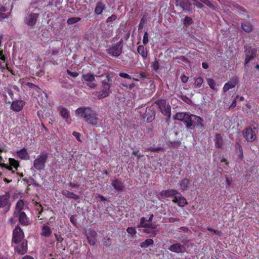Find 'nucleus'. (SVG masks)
Returning a JSON list of instances; mask_svg holds the SVG:
<instances>
[{
  "mask_svg": "<svg viewBox=\"0 0 259 259\" xmlns=\"http://www.w3.org/2000/svg\"><path fill=\"white\" fill-rule=\"evenodd\" d=\"M76 114L80 117L83 118L85 121L93 125H97L99 118L96 112L90 107H82L75 110Z\"/></svg>",
  "mask_w": 259,
  "mask_h": 259,
  "instance_id": "nucleus-1",
  "label": "nucleus"
},
{
  "mask_svg": "<svg viewBox=\"0 0 259 259\" xmlns=\"http://www.w3.org/2000/svg\"><path fill=\"white\" fill-rule=\"evenodd\" d=\"M49 153L43 152L38 155L33 161V167L38 171L44 170L46 166V163L49 157Z\"/></svg>",
  "mask_w": 259,
  "mask_h": 259,
  "instance_id": "nucleus-2",
  "label": "nucleus"
},
{
  "mask_svg": "<svg viewBox=\"0 0 259 259\" xmlns=\"http://www.w3.org/2000/svg\"><path fill=\"white\" fill-rule=\"evenodd\" d=\"M258 133L257 126L252 125L243 131L242 134L245 139L249 142H251L256 139V134Z\"/></svg>",
  "mask_w": 259,
  "mask_h": 259,
  "instance_id": "nucleus-3",
  "label": "nucleus"
},
{
  "mask_svg": "<svg viewBox=\"0 0 259 259\" xmlns=\"http://www.w3.org/2000/svg\"><path fill=\"white\" fill-rule=\"evenodd\" d=\"M107 80H104L102 81L103 89L100 91L98 95L99 99H103L109 96L110 92L111 85L110 82L112 81L109 75H106Z\"/></svg>",
  "mask_w": 259,
  "mask_h": 259,
  "instance_id": "nucleus-4",
  "label": "nucleus"
},
{
  "mask_svg": "<svg viewBox=\"0 0 259 259\" xmlns=\"http://www.w3.org/2000/svg\"><path fill=\"white\" fill-rule=\"evenodd\" d=\"M202 122L203 119L200 117L191 114L188 123L186 125V128L188 129L196 127L202 129L204 126Z\"/></svg>",
  "mask_w": 259,
  "mask_h": 259,
  "instance_id": "nucleus-5",
  "label": "nucleus"
},
{
  "mask_svg": "<svg viewBox=\"0 0 259 259\" xmlns=\"http://www.w3.org/2000/svg\"><path fill=\"white\" fill-rule=\"evenodd\" d=\"M123 39L121 38L116 44L112 45L107 50L108 54L113 57H118L122 53L123 49Z\"/></svg>",
  "mask_w": 259,
  "mask_h": 259,
  "instance_id": "nucleus-6",
  "label": "nucleus"
},
{
  "mask_svg": "<svg viewBox=\"0 0 259 259\" xmlns=\"http://www.w3.org/2000/svg\"><path fill=\"white\" fill-rule=\"evenodd\" d=\"M38 18V13L28 12L24 18V23L27 26H34L36 24Z\"/></svg>",
  "mask_w": 259,
  "mask_h": 259,
  "instance_id": "nucleus-7",
  "label": "nucleus"
},
{
  "mask_svg": "<svg viewBox=\"0 0 259 259\" xmlns=\"http://www.w3.org/2000/svg\"><path fill=\"white\" fill-rule=\"evenodd\" d=\"M10 197L8 193L0 196V208H4L5 213L9 210L11 207Z\"/></svg>",
  "mask_w": 259,
  "mask_h": 259,
  "instance_id": "nucleus-8",
  "label": "nucleus"
},
{
  "mask_svg": "<svg viewBox=\"0 0 259 259\" xmlns=\"http://www.w3.org/2000/svg\"><path fill=\"white\" fill-rule=\"evenodd\" d=\"M24 233L22 229L18 226L13 231L12 241L15 243L21 242L24 239Z\"/></svg>",
  "mask_w": 259,
  "mask_h": 259,
  "instance_id": "nucleus-9",
  "label": "nucleus"
},
{
  "mask_svg": "<svg viewBox=\"0 0 259 259\" xmlns=\"http://www.w3.org/2000/svg\"><path fill=\"white\" fill-rule=\"evenodd\" d=\"M157 104L162 114L170 117L171 109L170 106L166 104V101L165 100L158 101Z\"/></svg>",
  "mask_w": 259,
  "mask_h": 259,
  "instance_id": "nucleus-10",
  "label": "nucleus"
},
{
  "mask_svg": "<svg viewBox=\"0 0 259 259\" xmlns=\"http://www.w3.org/2000/svg\"><path fill=\"white\" fill-rule=\"evenodd\" d=\"M245 59L244 61V63L245 64H246L248 63L250 61L252 60L256 56L257 51L256 49L249 47L245 49Z\"/></svg>",
  "mask_w": 259,
  "mask_h": 259,
  "instance_id": "nucleus-11",
  "label": "nucleus"
},
{
  "mask_svg": "<svg viewBox=\"0 0 259 259\" xmlns=\"http://www.w3.org/2000/svg\"><path fill=\"white\" fill-rule=\"evenodd\" d=\"M168 250L177 253H184L186 251V247L184 245L179 243H175L169 247Z\"/></svg>",
  "mask_w": 259,
  "mask_h": 259,
  "instance_id": "nucleus-12",
  "label": "nucleus"
},
{
  "mask_svg": "<svg viewBox=\"0 0 259 259\" xmlns=\"http://www.w3.org/2000/svg\"><path fill=\"white\" fill-rule=\"evenodd\" d=\"M18 245L15 247V250L20 254H24L27 250V242L23 240L21 242L17 243Z\"/></svg>",
  "mask_w": 259,
  "mask_h": 259,
  "instance_id": "nucleus-13",
  "label": "nucleus"
},
{
  "mask_svg": "<svg viewBox=\"0 0 259 259\" xmlns=\"http://www.w3.org/2000/svg\"><path fill=\"white\" fill-rule=\"evenodd\" d=\"M238 81V77L234 76L230 81L225 84L223 88V92L226 93L229 90L234 88L237 84Z\"/></svg>",
  "mask_w": 259,
  "mask_h": 259,
  "instance_id": "nucleus-14",
  "label": "nucleus"
},
{
  "mask_svg": "<svg viewBox=\"0 0 259 259\" xmlns=\"http://www.w3.org/2000/svg\"><path fill=\"white\" fill-rule=\"evenodd\" d=\"M190 116L191 114L186 112H179L176 114L174 119L183 122L186 125L188 123Z\"/></svg>",
  "mask_w": 259,
  "mask_h": 259,
  "instance_id": "nucleus-15",
  "label": "nucleus"
},
{
  "mask_svg": "<svg viewBox=\"0 0 259 259\" xmlns=\"http://www.w3.org/2000/svg\"><path fill=\"white\" fill-rule=\"evenodd\" d=\"M86 235L89 243L91 245H95L97 241L96 237L97 235V233L94 230L90 229L87 232Z\"/></svg>",
  "mask_w": 259,
  "mask_h": 259,
  "instance_id": "nucleus-16",
  "label": "nucleus"
},
{
  "mask_svg": "<svg viewBox=\"0 0 259 259\" xmlns=\"http://www.w3.org/2000/svg\"><path fill=\"white\" fill-rule=\"evenodd\" d=\"M52 233V230L49 223L44 224L41 227L40 235L45 237H49Z\"/></svg>",
  "mask_w": 259,
  "mask_h": 259,
  "instance_id": "nucleus-17",
  "label": "nucleus"
},
{
  "mask_svg": "<svg viewBox=\"0 0 259 259\" xmlns=\"http://www.w3.org/2000/svg\"><path fill=\"white\" fill-rule=\"evenodd\" d=\"M179 192L174 189H168L163 190L161 192L160 194L161 196L165 197H173V199L179 195Z\"/></svg>",
  "mask_w": 259,
  "mask_h": 259,
  "instance_id": "nucleus-18",
  "label": "nucleus"
},
{
  "mask_svg": "<svg viewBox=\"0 0 259 259\" xmlns=\"http://www.w3.org/2000/svg\"><path fill=\"white\" fill-rule=\"evenodd\" d=\"M172 201L175 203H177L180 207H184L187 203L186 198L183 197L180 192L179 193V195H177V196L172 199Z\"/></svg>",
  "mask_w": 259,
  "mask_h": 259,
  "instance_id": "nucleus-19",
  "label": "nucleus"
},
{
  "mask_svg": "<svg viewBox=\"0 0 259 259\" xmlns=\"http://www.w3.org/2000/svg\"><path fill=\"white\" fill-rule=\"evenodd\" d=\"M24 105V103L23 101L18 100L13 101L11 103V108L13 110L16 112L21 111Z\"/></svg>",
  "mask_w": 259,
  "mask_h": 259,
  "instance_id": "nucleus-20",
  "label": "nucleus"
},
{
  "mask_svg": "<svg viewBox=\"0 0 259 259\" xmlns=\"http://www.w3.org/2000/svg\"><path fill=\"white\" fill-rule=\"evenodd\" d=\"M180 5L185 12H189L192 10L191 6L192 5V2L191 0H182Z\"/></svg>",
  "mask_w": 259,
  "mask_h": 259,
  "instance_id": "nucleus-21",
  "label": "nucleus"
},
{
  "mask_svg": "<svg viewBox=\"0 0 259 259\" xmlns=\"http://www.w3.org/2000/svg\"><path fill=\"white\" fill-rule=\"evenodd\" d=\"M9 161L10 165V166H8L7 164L3 163L2 164V167H5L10 170H12L13 168L17 169V167L19 165L18 162L14 158H9Z\"/></svg>",
  "mask_w": 259,
  "mask_h": 259,
  "instance_id": "nucleus-22",
  "label": "nucleus"
},
{
  "mask_svg": "<svg viewBox=\"0 0 259 259\" xmlns=\"http://www.w3.org/2000/svg\"><path fill=\"white\" fill-rule=\"evenodd\" d=\"M111 185L116 191H122L124 188L123 183L118 179L113 180Z\"/></svg>",
  "mask_w": 259,
  "mask_h": 259,
  "instance_id": "nucleus-23",
  "label": "nucleus"
},
{
  "mask_svg": "<svg viewBox=\"0 0 259 259\" xmlns=\"http://www.w3.org/2000/svg\"><path fill=\"white\" fill-rule=\"evenodd\" d=\"M59 111L60 112V115L65 119L66 121L69 123L68 118L69 117L70 113L69 110L62 106L59 107Z\"/></svg>",
  "mask_w": 259,
  "mask_h": 259,
  "instance_id": "nucleus-24",
  "label": "nucleus"
},
{
  "mask_svg": "<svg viewBox=\"0 0 259 259\" xmlns=\"http://www.w3.org/2000/svg\"><path fill=\"white\" fill-rule=\"evenodd\" d=\"M16 215L19 216V222L22 225H27L28 224L29 220L27 218L26 214L24 212H21L16 214Z\"/></svg>",
  "mask_w": 259,
  "mask_h": 259,
  "instance_id": "nucleus-25",
  "label": "nucleus"
},
{
  "mask_svg": "<svg viewBox=\"0 0 259 259\" xmlns=\"http://www.w3.org/2000/svg\"><path fill=\"white\" fill-rule=\"evenodd\" d=\"M138 53L142 56L144 60L147 59L148 50L142 45H140L137 49Z\"/></svg>",
  "mask_w": 259,
  "mask_h": 259,
  "instance_id": "nucleus-26",
  "label": "nucleus"
},
{
  "mask_svg": "<svg viewBox=\"0 0 259 259\" xmlns=\"http://www.w3.org/2000/svg\"><path fill=\"white\" fill-rule=\"evenodd\" d=\"M214 144L215 147H217V148H221L223 146V140L221 134H215L214 139Z\"/></svg>",
  "mask_w": 259,
  "mask_h": 259,
  "instance_id": "nucleus-27",
  "label": "nucleus"
},
{
  "mask_svg": "<svg viewBox=\"0 0 259 259\" xmlns=\"http://www.w3.org/2000/svg\"><path fill=\"white\" fill-rule=\"evenodd\" d=\"M62 193L64 196L68 198H72L74 200H77L79 198V195H76L74 193L70 192L67 190H63Z\"/></svg>",
  "mask_w": 259,
  "mask_h": 259,
  "instance_id": "nucleus-28",
  "label": "nucleus"
},
{
  "mask_svg": "<svg viewBox=\"0 0 259 259\" xmlns=\"http://www.w3.org/2000/svg\"><path fill=\"white\" fill-rule=\"evenodd\" d=\"M17 155L21 159L28 160L29 159V155L27 150L24 148L17 151Z\"/></svg>",
  "mask_w": 259,
  "mask_h": 259,
  "instance_id": "nucleus-29",
  "label": "nucleus"
},
{
  "mask_svg": "<svg viewBox=\"0 0 259 259\" xmlns=\"http://www.w3.org/2000/svg\"><path fill=\"white\" fill-rule=\"evenodd\" d=\"M24 203L23 200L20 199L16 203L15 210L14 212L15 214L22 212V210L24 208Z\"/></svg>",
  "mask_w": 259,
  "mask_h": 259,
  "instance_id": "nucleus-30",
  "label": "nucleus"
},
{
  "mask_svg": "<svg viewBox=\"0 0 259 259\" xmlns=\"http://www.w3.org/2000/svg\"><path fill=\"white\" fill-rule=\"evenodd\" d=\"M253 27V25L249 22H244L241 23V28L246 32H250Z\"/></svg>",
  "mask_w": 259,
  "mask_h": 259,
  "instance_id": "nucleus-31",
  "label": "nucleus"
},
{
  "mask_svg": "<svg viewBox=\"0 0 259 259\" xmlns=\"http://www.w3.org/2000/svg\"><path fill=\"white\" fill-rule=\"evenodd\" d=\"M82 80L88 82H92L95 80V76L91 73H88L82 75Z\"/></svg>",
  "mask_w": 259,
  "mask_h": 259,
  "instance_id": "nucleus-32",
  "label": "nucleus"
},
{
  "mask_svg": "<svg viewBox=\"0 0 259 259\" xmlns=\"http://www.w3.org/2000/svg\"><path fill=\"white\" fill-rule=\"evenodd\" d=\"M190 184V182L188 179H184L182 180L180 183V189L182 190H187Z\"/></svg>",
  "mask_w": 259,
  "mask_h": 259,
  "instance_id": "nucleus-33",
  "label": "nucleus"
},
{
  "mask_svg": "<svg viewBox=\"0 0 259 259\" xmlns=\"http://www.w3.org/2000/svg\"><path fill=\"white\" fill-rule=\"evenodd\" d=\"M105 6L101 3H98L95 8V12L97 15H100L102 13L103 10H104Z\"/></svg>",
  "mask_w": 259,
  "mask_h": 259,
  "instance_id": "nucleus-34",
  "label": "nucleus"
},
{
  "mask_svg": "<svg viewBox=\"0 0 259 259\" xmlns=\"http://www.w3.org/2000/svg\"><path fill=\"white\" fill-rule=\"evenodd\" d=\"M154 244V241L151 239H147L144 242H142L140 244L141 248H147L150 245H152Z\"/></svg>",
  "mask_w": 259,
  "mask_h": 259,
  "instance_id": "nucleus-35",
  "label": "nucleus"
},
{
  "mask_svg": "<svg viewBox=\"0 0 259 259\" xmlns=\"http://www.w3.org/2000/svg\"><path fill=\"white\" fill-rule=\"evenodd\" d=\"M203 83V79L201 77H198L194 78V85L195 88H199L201 87Z\"/></svg>",
  "mask_w": 259,
  "mask_h": 259,
  "instance_id": "nucleus-36",
  "label": "nucleus"
},
{
  "mask_svg": "<svg viewBox=\"0 0 259 259\" xmlns=\"http://www.w3.org/2000/svg\"><path fill=\"white\" fill-rule=\"evenodd\" d=\"M55 238L57 241V245L58 246V247H65V246H63V245L62 244L63 241L64 240L63 238L61 236L57 234H55Z\"/></svg>",
  "mask_w": 259,
  "mask_h": 259,
  "instance_id": "nucleus-37",
  "label": "nucleus"
},
{
  "mask_svg": "<svg viewBox=\"0 0 259 259\" xmlns=\"http://www.w3.org/2000/svg\"><path fill=\"white\" fill-rule=\"evenodd\" d=\"M81 18L79 17H72L68 18L67 20V23L68 25H72L76 23H77L80 21Z\"/></svg>",
  "mask_w": 259,
  "mask_h": 259,
  "instance_id": "nucleus-38",
  "label": "nucleus"
},
{
  "mask_svg": "<svg viewBox=\"0 0 259 259\" xmlns=\"http://www.w3.org/2000/svg\"><path fill=\"white\" fill-rule=\"evenodd\" d=\"M206 80L207 81V83L210 87V88L213 90V91H217V89L215 87V82L214 80L212 78H207Z\"/></svg>",
  "mask_w": 259,
  "mask_h": 259,
  "instance_id": "nucleus-39",
  "label": "nucleus"
},
{
  "mask_svg": "<svg viewBox=\"0 0 259 259\" xmlns=\"http://www.w3.org/2000/svg\"><path fill=\"white\" fill-rule=\"evenodd\" d=\"M141 227H149V224L147 220L144 217L142 218L140 220V225L138 226Z\"/></svg>",
  "mask_w": 259,
  "mask_h": 259,
  "instance_id": "nucleus-40",
  "label": "nucleus"
},
{
  "mask_svg": "<svg viewBox=\"0 0 259 259\" xmlns=\"http://www.w3.org/2000/svg\"><path fill=\"white\" fill-rule=\"evenodd\" d=\"M193 20L192 18L190 17H189L188 16H186L184 20V24L185 25H190L191 24H192Z\"/></svg>",
  "mask_w": 259,
  "mask_h": 259,
  "instance_id": "nucleus-41",
  "label": "nucleus"
},
{
  "mask_svg": "<svg viewBox=\"0 0 259 259\" xmlns=\"http://www.w3.org/2000/svg\"><path fill=\"white\" fill-rule=\"evenodd\" d=\"M192 2V5L195 6L199 9H202L203 7V4L199 2L197 0H191Z\"/></svg>",
  "mask_w": 259,
  "mask_h": 259,
  "instance_id": "nucleus-42",
  "label": "nucleus"
},
{
  "mask_svg": "<svg viewBox=\"0 0 259 259\" xmlns=\"http://www.w3.org/2000/svg\"><path fill=\"white\" fill-rule=\"evenodd\" d=\"M148 33L147 32H145L143 38V43L144 45H146L148 43Z\"/></svg>",
  "mask_w": 259,
  "mask_h": 259,
  "instance_id": "nucleus-43",
  "label": "nucleus"
},
{
  "mask_svg": "<svg viewBox=\"0 0 259 259\" xmlns=\"http://www.w3.org/2000/svg\"><path fill=\"white\" fill-rule=\"evenodd\" d=\"M67 74L71 77H76L78 76L79 73L77 72H72L68 69L67 70Z\"/></svg>",
  "mask_w": 259,
  "mask_h": 259,
  "instance_id": "nucleus-44",
  "label": "nucleus"
},
{
  "mask_svg": "<svg viewBox=\"0 0 259 259\" xmlns=\"http://www.w3.org/2000/svg\"><path fill=\"white\" fill-rule=\"evenodd\" d=\"M126 231L128 233L131 234L132 235H135L137 233L136 229L133 227L127 228Z\"/></svg>",
  "mask_w": 259,
  "mask_h": 259,
  "instance_id": "nucleus-45",
  "label": "nucleus"
},
{
  "mask_svg": "<svg viewBox=\"0 0 259 259\" xmlns=\"http://www.w3.org/2000/svg\"><path fill=\"white\" fill-rule=\"evenodd\" d=\"M119 75L120 77L124 78H127L129 79H131L132 78V77L128 75V74L124 72H120L119 74Z\"/></svg>",
  "mask_w": 259,
  "mask_h": 259,
  "instance_id": "nucleus-46",
  "label": "nucleus"
},
{
  "mask_svg": "<svg viewBox=\"0 0 259 259\" xmlns=\"http://www.w3.org/2000/svg\"><path fill=\"white\" fill-rule=\"evenodd\" d=\"M117 18V17L115 15H112L110 17H109L106 20V23H109L112 21H115Z\"/></svg>",
  "mask_w": 259,
  "mask_h": 259,
  "instance_id": "nucleus-47",
  "label": "nucleus"
},
{
  "mask_svg": "<svg viewBox=\"0 0 259 259\" xmlns=\"http://www.w3.org/2000/svg\"><path fill=\"white\" fill-rule=\"evenodd\" d=\"M161 149V148H160V147L153 148L152 147H150V148L146 149V150L150 151L152 152H157V151H160Z\"/></svg>",
  "mask_w": 259,
  "mask_h": 259,
  "instance_id": "nucleus-48",
  "label": "nucleus"
},
{
  "mask_svg": "<svg viewBox=\"0 0 259 259\" xmlns=\"http://www.w3.org/2000/svg\"><path fill=\"white\" fill-rule=\"evenodd\" d=\"M152 68L155 71H157L159 69V62L157 60H155L153 64Z\"/></svg>",
  "mask_w": 259,
  "mask_h": 259,
  "instance_id": "nucleus-49",
  "label": "nucleus"
},
{
  "mask_svg": "<svg viewBox=\"0 0 259 259\" xmlns=\"http://www.w3.org/2000/svg\"><path fill=\"white\" fill-rule=\"evenodd\" d=\"M103 244L104 245L108 246L111 244V240L110 238L104 239L103 240Z\"/></svg>",
  "mask_w": 259,
  "mask_h": 259,
  "instance_id": "nucleus-50",
  "label": "nucleus"
},
{
  "mask_svg": "<svg viewBox=\"0 0 259 259\" xmlns=\"http://www.w3.org/2000/svg\"><path fill=\"white\" fill-rule=\"evenodd\" d=\"M87 85L89 87H90V88L94 89L97 87V84L96 82L92 81V82H89L87 83Z\"/></svg>",
  "mask_w": 259,
  "mask_h": 259,
  "instance_id": "nucleus-51",
  "label": "nucleus"
},
{
  "mask_svg": "<svg viewBox=\"0 0 259 259\" xmlns=\"http://www.w3.org/2000/svg\"><path fill=\"white\" fill-rule=\"evenodd\" d=\"M235 147H236V149H239L240 154L241 155H243V150H242L241 145L238 143H236Z\"/></svg>",
  "mask_w": 259,
  "mask_h": 259,
  "instance_id": "nucleus-52",
  "label": "nucleus"
},
{
  "mask_svg": "<svg viewBox=\"0 0 259 259\" xmlns=\"http://www.w3.org/2000/svg\"><path fill=\"white\" fill-rule=\"evenodd\" d=\"M207 230L210 232H213L214 233H215V234L217 235H221V232L220 231H219L218 230H214L213 229H212L210 227H207Z\"/></svg>",
  "mask_w": 259,
  "mask_h": 259,
  "instance_id": "nucleus-53",
  "label": "nucleus"
},
{
  "mask_svg": "<svg viewBox=\"0 0 259 259\" xmlns=\"http://www.w3.org/2000/svg\"><path fill=\"white\" fill-rule=\"evenodd\" d=\"M73 135L76 138V139L78 141H81V140L80 139V134L79 133H77V132H74L73 133Z\"/></svg>",
  "mask_w": 259,
  "mask_h": 259,
  "instance_id": "nucleus-54",
  "label": "nucleus"
},
{
  "mask_svg": "<svg viewBox=\"0 0 259 259\" xmlns=\"http://www.w3.org/2000/svg\"><path fill=\"white\" fill-rule=\"evenodd\" d=\"M181 79L183 82L186 83L188 81L189 78L188 76L183 75H182Z\"/></svg>",
  "mask_w": 259,
  "mask_h": 259,
  "instance_id": "nucleus-55",
  "label": "nucleus"
},
{
  "mask_svg": "<svg viewBox=\"0 0 259 259\" xmlns=\"http://www.w3.org/2000/svg\"><path fill=\"white\" fill-rule=\"evenodd\" d=\"M180 221V220L178 218H169L168 219V222L169 223H174V222H179Z\"/></svg>",
  "mask_w": 259,
  "mask_h": 259,
  "instance_id": "nucleus-56",
  "label": "nucleus"
},
{
  "mask_svg": "<svg viewBox=\"0 0 259 259\" xmlns=\"http://www.w3.org/2000/svg\"><path fill=\"white\" fill-rule=\"evenodd\" d=\"M236 100L237 99L235 98L233 101L231 105L230 106V109L234 108L236 106Z\"/></svg>",
  "mask_w": 259,
  "mask_h": 259,
  "instance_id": "nucleus-57",
  "label": "nucleus"
},
{
  "mask_svg": "<svg viewBox=\"0 0 259 259\" xmlns=\"http://www.w3.org/2000/svg\"><path fill=\"white\" fill-rule=\"evenodd\" d=\"M8 18V16L4 13L0 12V20Z\"/></svg>",
  "mask_w": 259,
  "mask_h": 259,
  "instance_id": "nucleus-58",
  "label": "nucleus"
},
{
  "mask_svg": "<svg viewBox=\"0 0 259 259\" xmlns=\"http://www.w3.org/2000/svg\"><path fill=\"white\" fill-rule=\"evenodd\" d=\"M69 186L72 187V188H78L79 187V185L78 184H74V183H70L68 184Z\"/></svg>",
  "mask_w": 259,
  "mask_h": 259,
  "instance_id": "nucleus-59",
  "label": "nucleus"
},
{
  "mask_svg": "<svg viewBox=\"0 0 259 259\" xmlns=\"http://www.w3.org/2000/svg\"><path fill=\"white\" fill-rule=\"evenodd\" d=\"M59 52V49H56L53 50L52 52V55H56L58 54Z\"/></svg>",
  "mask_w": 259,
  "mask_h": 259,
  "instance_id": "nucleus-60",
  "label": "nucleus"
},
{
  "mask_svg": "<svg viewBox=\"0 0 259 259\" xmlns=\"http://www.w3.org/2000/svg\"><path fill=\"white\" fill-rule=\"evenodd\" d=\"M123 85L125 87H128L130 89H132L135 87V84L133 83L130 84L128 86L127 84H123Z\"/></svg>",
  "mask_w": 259,
  "mask_h": 259,
  "instance_id": "nucleus-61",
  "label": "nucleus"
},
{
  "mask_svg": "<svg viewBox=\"0 0 259 259\" xmlns=\"http://www.w3.org/2000/svg\"><path fill=\"white\" fill-rule=\"evenodd\" d=\"M144 26V22L142 21V20H141L140 23L139 25L138 28L139 30L142 29Z\"/></svg>",
  "mask_w": 259,
  "mask_h": 259,
  "instance_id": "nucleus-62",
  "label": "nucleus"
},
{
  "mask_svg": "<svg viewBox=\"0 0 259 259\" xmlns=\"http://www.w3.org/2000/svg\"><path fill=\"white\" fill-rule=\"evenodd\" d=\"M202 66L204 69H207L208 68V65L205 63H202Z\"/></svg>",
  "mask_w": 259,
  "mask_h": 259,
  "instance_id": "nucleus-63",
  "label": "nucleus"
},
{
  "mask_svg": "<svg viewBox=\"0 0 259 259\" xmlns=\"http://www.w3.org/2000/svg\"><path fill=\"white\" fill-rule=\"evenodd\" d=\"M22 259H34L33 257L29 256V255H26L22 258Z\"/></svg>",
  "mask_w": 259,
  "mask_h": 259,
  "instance_id": "nucleus-64",
  "label": "nucleus"
}]
</instances>
